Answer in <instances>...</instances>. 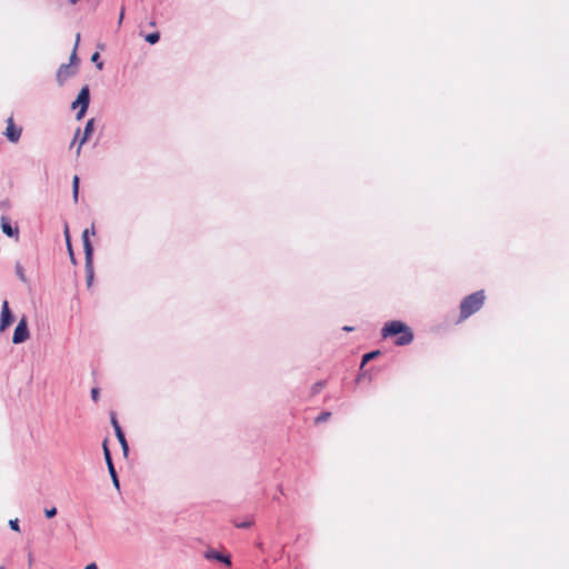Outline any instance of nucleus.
Segmentation results:
<instances>
[{"mask_svg":"<svg viewBox=\"0 0 569 569\" xmlns=\"http://www.w3.org/2000/svg\"><path fill=\"white\" fill-rule=\"evenodd\" d=\"M331 416L330 411H322L315 418V423L320 425L325 421H327Z\"/></svg>","mask_w":569,"mask_h":569,"instance_id":"22","label":"nucleus"},{"mask_svg":"<svg viewBox=\"0 0 569 569\" xmlns=\"http://www.w3.org/2000/svg\"><path fill=\"white\" fill-rule=\"evenodd\" d=\"M100 397V389L98 387H94L91 389V399L97 402Z\"/></svg>","mask_w":569,"mask_h":569,"instance_id":"28","label":"nucleus"},{"mask_svg":"<svg viewBox=\"0 0 569 569\" xmlns=\"http://www.w3.org/2000/svg\"><path fill=\"white\" fill-rule=\"evenodd\" d=\"M89 104H90V89H89L88 84H84L80 89L76 100L71 103V109L77 110V113H76L77 120H81L86 116Z\"/></svg>","mask_w":569,"mask_h":569,"instance_id":"3","label":"nucleus"},{"mask_svg":"<svg viewBox=\"0 0 569 569\" xmlns=\"http://www.w3.org/2000/svg\"><path fill=\"white\" fill-rule=\"evenodd\" d=\"M378 355H380L379 350H375V351H370V352L365 353L362 356L361 363H360L359 367L362 368L366 363H368L370 360L376 358Z\"/></svg>","mask_w":569,"mask_h":569,"instance_id":"16","label":"nucleus"},{"mask_svg":"<svg viewBox=\"0 0 569 569\" xmlns=\"http://www.w3.org/2000/svg\"><path fill=\"white\" fill-rule=\"evenodd\" d=\"M382 338H395V345L399 347L408 346L413 341V331L401 320H392L385 323L381 329Z\"/></svg>","mask_w":569,"mask_h":569,"instance_id":"1","label":"nucleus"},{"mask_svg":"<svg viewBox=\"0 0 569 569\" xmlns=\"http://www.w3.org/2000/svg\"><path fill=\"white\" fill-rule=\"evenodd\" d=\"M110 422L112 425V428L114 430V435L117 433V430L118 429H122L119 421H118V418H117V415L114 411H111L110 412Z\"/></svg>","mask_w":569,"mask_h":569,"instance_id":"24","label":"nucleus"},{"mask_svg":"<svg viewBox=\"0 0 569 569\" xmlns=\"http://www.w3.org/2000/svg\"><path fill=\"white\" fill-rule=\"evenodd\" d=\"M0 228L3 234H6L7 237L16 240L19 239V226L17 222L12 223L8 214H1Z\"/></svg>","mask_w":569,"mask_h":569,"instance_id":"7","label":"nucleus"},{"mask_svg":"<svg viewBox=\"0 0 569 569\" xmlns=\"http://www.w3.org/2000/svg\"><path fill=\"white\" fill-rule=\"evenodd\" d=\"M96 233V230H94V224L92 223L91 224V228H87L83 230L82 232V246H83V252H84V258H93V246H92V242L90 240V234L94 236Z\"/></svg>","mask_w":569,"mask_h":569,"instance_id":"12","label":"nucleus"},{"mask_svg":"<svg viewBox=\"0 0 569 569\" xmlns=\"http://www.w3.org/2000/svg\"><path fill=\"white\" fill-rule=\"evenodd\" d=\"M233 523H234V526H236L237 528H240V529H249V528L253 525V520H252V519H247V520H244V521H240V522L234 521Z\"/></svg>","mask_w":569,"mask_h":569,"instance_id":"25","label":"nucleus"},{"mask_svg":"<svg viewBox=\"0 0 569 569\" xmlns=\"http://www.w3.org/2000/svg\"><path fill=\"white\" fill-rule=\"evenodd\" d=\"M326 385H327L326 380H319V381L315 382L311 386V395L315 396V395H318L319 392H321V390L326 387Z\"/></svg>","mask_w":569,"mask_h":569,"instance_id":"18","label":"nucleus"},{"mask_svg":"<svg viewBox=\"0 0 569 569\" xmlns=\"http://www.w3.org/2000/svg\"><path fill=\"white\" fill-rule=\"evenodd\" d=\"M77 71H78V67L62 63L56 73V79H57L58 84L60 87L63 86L68 79L76 76Z\"/></svg>","mask_w":569,"mask_h":569,"instance_id":"9","label":"nucleus"},{"mask_svg":"<svg viewBox=\"0 0 569 569\" xmlns=\"http://www.w3.org/2000/svg\"><path fill=\"white\" fill-rule=\"evenodd\" d=\"M9 528L16 532H20V525H19V519L18 518H14V519H10L9 522Z\"/></svg>","mask_w":569,"mask_h":569,"instance_id":"26","label":"nucleus"},{"mask_svg":"<svg viewBox=\"0 0 569 569\" xmlns=\"http://www.w3.org/2000/svg\"><path fill=\"white\" fill-rule=\"evenodd\" d=\"M58 513V509L53 506L51 508H46L44 509V516L48 518V519H51L53 518Z\"/></svg>","mask_w":569,"mask_h":569,"instance_id":"27","label":"nucleus"},{"mask_svg":"<svg viewBox=\"0 0 569 569\" xmlns=\"http://www.w3.org/2000/svg\"><path fill=\"white\" fill-rule=\"evenodd\" d=\"M342 330H343V331H353V330H355V327H352V326H345V327L342 328Z\"/></svg>","mask_w":569,"mask_h":569,"instance_id":"33","label":"nucleus"},{"mask_svg":"<svg viewBox=\"0 0 569 569\" xmlns=\"http://www.w3.org/2000/svg\"><path fill=\"white\" fill-rule=\"evenodd\" d=\"M485 298L482 290L465 297L460 303V320H466L479 311L485 303Z\"/></svg>","mask_w":569,"mask_h":569,"instance_id":"2","label":"nucleus"},{"mask_svg":"<svg viewBox=\"0 0 569 569\" xmlns=\"http://www.w3.org/2000/svg\"><path fill=\"white\" fill-rule=\"evenodd\" d=\"M102 449H103L104 461H106V465H107L108 472L110 475L112 485L120 492V480H119V476H118V472L116 470V467H114V463H113V460H112L111 451H110V449L108 447V440L107 439H104L103 442H102Z\"/></svg>","mask_w":569,"mask_h":569,"instance_id":"4","label":"nucleus"},{"mask_svg":"<svg viewBox=\"0 0 569 569\" xmlns=\"http://www.w3.org/2000/svg\"><path fill=\"white\" fill-rule=\"evenodd\" d=\"M64 236H66L67 249H68V253H69V257H70V261H71L72 264H77V259H76V256H74V252H73V249H72V246H71V241H70L68 226H66Z\"/></svg>","mask_w":569,"mask_h":569,"instance_id":"15","label":"nucleus"},{"mask_svg":"<svg viewBox=\"0 0 569 569\" xmlns=\"http://www.w3.org/2000/svg\"><path fill=\"white\" fill-rule=\"evenodd\" d=\"M29 338H30V331H29V327H28V321H27L26 317H22L18 321V323L14 328L13 336H12V342L14 345H20V343L26 342Z\"/></svg>","mask_w":569,"mask_h":569,"instance_id":"6","label":"nucleus"},{"mask_svg":"<svg viewBox=\"0 0 569 569\" xmlns=\"http://www.w3.org/2000/svg\"><path fill=\"white\" fill-rule=\"evenodd\" d=\"M84 569H98V566L96 562H91L84 567Z\"/></svg>","mask_w":569,"mask_h":569,"instance_id":"32","label":"nucleus"},{"mask_svg":"<svg viewBox=\"0 0 569 569\" xmlns=\"http://www.w3.org/2000/svg\"><path fill=\"white\" fill-rule=\"evenodd\" d=\"M203 557L207 560H214L220 563H223L227 567H230L232 565L231 557L228 553H223L217 549L209 548L204 551Z\"/></svg>","mask_w":569,"mask_h":569,"instance_id":"10","label":"nucleus"},{"mask_svg":"<svg viewBox=\"0 0 569 569\" xmlns=\"http://www.w3.org/2000/svg\"><path fill=\"white\" fill-rule=\"evenodd\" d=\"M79 184H80V178L76 174L72 178V189H74V188L79 189Z\"/></svg>","mask_w":569,"mask_h":569,"instance_id":"29","label":"nucleus"},{"mask_svg":"<svg viewBox=\"0 0 569 569\" xmlns=\"http://www.w3.org/2000/svg\"><path fill=\"white\" fill-rule=\"evenodd\" d=\"M84 269L87 286L90 287L94 278L93 258H84Z\"/></svg>","mask_w":569,"mask_h":569,"instance_id":"13","label":"nucleus"},{"mask_svg":"<svg viewBox=\"0 0 569 569\" xmlns=\"http://www.w3.org/2000/svg\"><path fill=\"white\" fill-rule=\"evenodd\" d=\"M72 197H73L74 202H78L79 189H77V188L72 189Z\"/></svg>","mask_w":569,"mask_h":569,"instance_id":"30","label":"nucleus"},{"mask_svg":"<svg viewBox=\"0 0 569 569\" xmlns=\"http://www.w3.org/2000/svg\"><path fill=\"white\" fill-rule=\"evenodd\" d=\"M123 17H124V8L122 7L121 11H120V16H119V21H118L119 24L122 23Z\"/></svg>","mask_w":569,"mask_h":569,"instance_id":"31","label":"nucleus"},{"mask_svg":"<svg viewBox=\"0 0 569 569\" xmlns=\"http://www.w3.org/2000/svg\"><path fill=\"white\" fill-rule=\"evenodd\" d=\"M14 269H16V274L17 277L22 281V282H28V279L24 274V269L22 267V264L20 262H16V266H14Z\"/></svg>","mask_w":569,"mask_h":569,"instance_id":"19","label":"nucleus"},{"mask_svg":"<svg viewBox=\"0 0 569 569\" xmlns=\"http://www.w3.org/2000/svg\"><path fill=\"white\" fill-rule=\"evenodd\" d=\"M14 322V316L8 300H3L0 312V332H4Z\"/></svg>","mask_w":569,"mask_h":569,"instance_id":"8","label":"nucleus"},{"mask_svg":"<svg viewBox=\"0 0 569 569\" xmlns=\"http://www.w3.org/2000/svg\"><path fill=\"white\" fill-rule=\"evenodd\" d=\"M116 437L120 443V447L122 449V452H123V456L127 457L128 453H129V443L126 439V435H124V431L122 429H118L117 430V433H116Z\"/></svg>","mask_w":569,"mask_h":569,"instance_id":"14","label":"nucleus"},{"mask_svg":"<svg viewBox=\"0 0 569 569\" xmlns=\"http://www.w3.org/2000/svg\"><path fill=\"white\" fill-rule=\"evenodd\" d=\"M79 40H80V34L78 33L77 34V39H76V46H74V49L70 56V60H69V63L68 64H71V66H76L78 67V56H77V47H78V43H79Z\"/></svg>","mask_w":569,"mask_h":569,"instance_id":"17","label":"nucleus"},{"mask_svg":"<svg viewBox=\"0 0 569 569\" xmlns=\"http://www.w3.org/2000/svg\"><path fill=\"white\" fill-rule=\"evenodd\" d=\"M71 4L78 3L80 0H68Z\"/></svg>","mask_w":569,"mask_h":569,"instance_id":"35","label":"nucleus"},{"mask_svg":"<svg viewBox=\"0 0 569 569\" xmlns=\"http://www.w3.org/2000/svg\"><path fill=\"white\" fill-rule=\"evenodd\" d=\"M12 208V202L9 198H4L0 201V210H2V214H7L8 211Z\"/></svg>","mask_w":569,"mask_h":569,"instance_id":"21","label":"nucleus"},{"mask_svg":"<svg viewBox=\"0 0 569 569\" xmlns=\"http://www.w3.org/2000/svg\"><path fill=\"white\" fill-rule=\"evenodd\" d=\"M21 132H22V128L18 127L13 122L12 117L8 118L7 119V128H6V131L3 132V134L6 136L8 141L12 142V143L18 142L20 140Z\"/></svg>","mask_w":569,"mask_h":569,"instance_id":"11","label":"nucleus"},{"mask_svg":"<svg viewBox=\"0 0 569 569\" xmlns=\"http://www.w3.org/2000/svg\"><path fill=\"white\" fill-rule=\"evenodd\" d=\"M0 569H6V568L3 566H1Z\"/></svg>","mask_w":569,"mask_h":569,"instance_id":"37","label":"nucleus"},{"mask_svg":"<svg viewBox=\"0 0 569 569\" xmlns=\"http://www.w3.org/2000/svg\"><path fill=\"white\" fill-rule=\"evenodd\" d=\"M273 500H274V501H279V497H278V496H274V497H273Z\"/></svg>","mask_w":569,"mask_h":569,"instance_id":"36","label":"nucleus"},{"mask_svg":"<svg viewBox=\"0 0 569 569\" xmlns=\"http://www.w3.org/2000/svg\"><path fill=\"white\" fill-rule=\"evenodd\" d=\"M91 61L96 64L98 70H102L103 69V61L101 60V57H100L99 52H94L91 56Z\"/></svg>","mask_w":569,"mask_h":569,"instance_id":"23","label":"nucleus"},{"mask_svg":"<svg viewBox=\"0 0 569 569\" xmlns=\"http://www.w3.org/2000/svg\"><path fill=\"white\" fill-rule=\"evenodd\" d=\"M32 561H33V559H32V555H31V553H29V556H28V562H29V566H31V565H32Z\"/></svg>","mask_w":569,"mask_h":569,"instance_id":"34","label":"nucleus"},{"mask_svg":"<svg viewBox=\"0 0 569 569\" xmlns=\"http://www.w3.org/2000/svg\"><path fill=\"white\" fill-rule=\"evenodd\" d=\"M93 130H94V119L93 118L89 119L86 122V126H84L82 132H81L80 128L77 129L74 138H73V140L71 142V147L76 143L78 137L81 134V138H80V141H79V146L77 148V154L78 156L81 152V147L89 140V138L91 137Z\"/></svg>","mask_w":569,"mask_h":569,"instance_id":"5","label":"nucleus"},{"mask_svg":"<svg viewBox=\"0 0 569 569\" xmlns=\"http://www.w3.org/2000/svg\"><path fill=\"white\" fill-rule=\"evenodd\" d=\"M144 40L150 44H156L160 40V33L158 31L150 32L144 37Z\"/></svg>","mask_w":569,"mask_h":569,"instance_id":"20","label":"nucleus"}]
</instances>
